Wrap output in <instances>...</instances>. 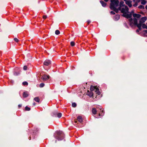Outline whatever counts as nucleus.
<instances>
[{
  "label": "nucleus",
  "mask_w": 147,
  "mask_h": 147,
  "mask_svg": "<svg viewBox=\"0 0 147 147\" xmlns=\"http://www.w3.org/2000/svg\"><path fill=\"white\" fill-rule=\"evenodd\" d=\"M133 16L134 17H136L137 18H139L141 16V15L139 14L134 13L133 15Z\"/></svg>",
  "instance_id": "nucleus-10"
},
{
  "label": "nucleus",
  "mask_w": 147,
  "mask_h": 147,
  "mask_svg": "<svg viewBox=\"0 0 147 147\" xmlns=\"http://www.w3.org/2000/svg\"><path fill=\"white\" fill-rule=\"evenodd\" d=\"M137 5V3H136L133 5V6L134 7H136Z\"/></svg>",
  "instance_id": "nucleus-41"
},
{
  "label": "nucleus",
  "mask_w": 147,
  "mask_h": 147,
  "mask_svg": "<svg viewBox=\"0 0 147 147\" xmlns=\"http://www.w3.org/2000/svg\"><path fill=\"white\" fill-rule=\"evenodd\" d=\"M61 44H60L59 45H60Z\"/></svg>",
  "instance_id": "nucleus-51"
},
{
  "label": "nucleus",
  "mask_w": 147,
  "mask_h": 147,
  "mask_svg": "<svg viewBox=\"0 0 147 147\" xmlns=\"http://www.w3.org/2000/svg\"><path fill=\"white\" fill-rule=\"evenodd\" d=\"M123 16L126 18L128 19L130 18L131 17L132 14L131 13L128 14L126 13Z\"/></svg>",
  "instance_id": "nucleus-5"
},
{
  "label": "nucleus",
  "mask_w": 147,
  "mask_h": 147,
  "mask_svg": "<svg viewBox=\"0 0 147 147\" xmlns=\"http://www.w3.org/2000/svg\"><path fill=\"white\" fill-rule=\"evenodd\" d=\"M95 92L98 95H99L100 94V92L99 91V89L98 88H96L95 89Z\"/></svg>",
  "instance_id": "nucleus-15"
},
{
  "label": "nucleus",
  "mask_w": 147,
  "mask_h": 147,
  "mask_svg": "<svg viewBox=\"0 0 147 147\" xmlns=\"http://www.w3.org/2000/svg\"><path fill=\"white\" fill-rule=\"evenodd\" d=\"M57 116L58 118H60L61 117L62 114L61 113H57Z\"/></svg>",
  "instance_id": "nucleus-25"
},
{
  "label": "nucleus",
  "mask_w": 147,
  "mask_h": 147,
  "mask_svg": "<svg viewBox=\"0 0 147 147\" xmlns=\"http://www.w3.org/2000/svg\"><path fill=\"white\" fill-rule=\"evenodd\" d=\"M124 1H128V0H124Z\"/></svg>",
  "instance_id": "nucleus-50"
},
{
  "label": "nucleus",
  "mask_w": 147,
  "mask_h": 147,
  "mask_svg": "<svg viewBox=\"0 0 147 147\" xmlns=\"http://www.w3.org/2000/svg\"><path fill=\"white\" fill-rule=\"evenodd\" d=\"M129 20V22H130V26H131L132 24H133V23L132 22V21L133 20V19H132V18H130Z\"/></svg>",
  "instance_id": "nucleus-23"
},
{
  "label": "nucleus",
  "mask_w": 147,
  "mask_h": 147,
  "mask_svg": "<svg viewBox=\"0 0 147 147\" xmlns=\"http://www.w3.org/2000/svg\"><path fill=\"white\" fill-rule=\"evenodd\" d=\"M55 138L57 140H61L64 138V134L62 131H58L57 132V135L55 136Z\"/></svg>",
  "instance_id": "nucleus-2"
},
{
  "label": "nucleus",
  "mask_w": 147,
  "mask_h": 147,
  "mask_svg": "<svg viewBox=\"0 0 147 147\" xmlns=\"http://www.w3.org/2000/svg\"><path fill=\"white\" fill-rule=\"evenodd\" d=\"M145 8L147 10V5L145 6Z\"/></svg>",
  "instance_id": "nucleus-46"
},
{
  "label": "nucleus",
  "mask_w": 147,
  "mask_h": 147,
  "mask_svg": "<svg viewBox=\"0 0 147 147\" xmlns=\"http://www.w3.org/2000/svg\"><path fill=\"white\" fill-rule=\"evenodd\" d=\"M50 76L49 75H44L41 77V79L43 81H46L49 79Z\"/></svg>",
  "instance_id": "nucleus-4"
},
{
  "label": "nucleus",
  "mask_w": 147,
  "mask_h": 147,
  "mask_svg": "<svg viewBox=\"0 0 147 147\" xmlns=\"http://www.w3.org/2000/svg\"><path fill=\"white\" fill-rule=\"evenodd\" d=\"M111 2L110 8L111 9L113 10L116 13H118V9H117L116 7L119 6V1L118 0H111Z\"/></svg>",
  "instance_id": "nucleus-1"
},
{
  "label": "nucleus",
  "mask_w": 147,
  "mask_h": 147,
  "mask_svg": "<svg viewBox=\"0 0 147 147\" xmlns=\"http://www.w3.org/2000/svg\"><path fill=\"white\" fill-rule=\"evenodd\" d=\"M30 108L26 106V107L25 109L26 111H29L30 110Z\"/></svg>",
  "instance_id": "nucleus-29"
},
{
  "label": "nucleus",
  "mask_w": 147,
  "mask_h": 147,
  "mask_svg": "<svg viewBox=\"0 0 147 147\" xmlns=\"http://www.w3.org/2000/svg\"><path fill=\"white\" fill-rule=\"evenodd\" d=\"M129 10V8L127 6H125V8H122L121 11V12L123 13V15L126 13V12L128 11Z\"/></svg>",
  "instance_id": "nucleus-3"
},
{
  "label": "nucleus",
  "mask_w": 147,
  "mask_h": 147,
  "mask_svg": "<svg viewBox=\"0 0 147 147\" xmlns=\"http://www.w3.org/2000/svg\"><path fill=\"white\" fill-rule=\"evenodd\" d=\"M104 0L106 2H107L109 1V0Z\"/></svg>",
  "instance_id": "nucleus-45"
},
{
  "label": "nucleus",
  "mask_w": 147,
  "mask_h": 147,
  "mask_svg": "<svg viewBox=\"0 0 147 147\" xmlns=\"http://www.w3.org/2000/svg\"><path fill=\"white\" fill-rule=\"evenodd\" d=\"M28 96V92H24L23 93V96L24 98L27 97Z\"/></svg>",
  "instance_id": "nucleus-14"
},
{
  "label": "nucleus",
  "mask_w": 147,
  "mask_h": 147,
  "mask_svg": "<svg viewBox=\"0 0 147 147\" xmlns=\"http://www.w3.org/2000/svg\"><path fill=\"white\" fill-rule=\"evenodd\" d=\"M71 46H74L75 45V42L74 41H71L70 42Z\"/></svg>",
  "instance_id": "nucleus-30"
},
{
  "label": "nucleus",
  "mask_w": 147,
  "mask_h": 147,
  "mask_svg": "<svg viewBox=\"0 0 147 147\" xmlns=\"http://www.w3.org/2000/svg\"><path fill=\"white\" fill-rule=\"evenodd\" d=\"M27 69V67L26 66H24L23 67V69L24 70H26Z\"/></svg>",
  "instance_id": "nucleus-35"
},
{
  "label": "nucleus",
  "mask_w": 147,
  "mask_h": 147,
  "mask_svg": "<svg viewBox=\"0 0 147 147\" xmlns=\"http://www.w3.org/2000/svg\"><path fill=\"white\" fill-rule=\"evenodd\" d=\"M77 119L78 121L80 123H81L83 121L82 118V117L80 116H78V117Z\"/></svg>",
  "instance_id": "nucleus-13"
},
{
  "label": "nucleus",
  "mask_w": 147,
  "mask_h": 147,
  "mask_svg": "<svg viewBox=\"0 0 147 147\" xmlns=\"http://www.w3.org/2000/svg\"><path fill=\"white\" fill-rule=\"evenodd\" d=\"M60 33V32L59 30H56L55 31V34L56 35H58Z\"/></svg>",
  "instance_id": "nucleus-26"
},
{
  "label": "nucleus",
  "mask_w": 147,
  "mask_h": 147,
  "mask_svg": "<svg viewBox=\"0 0 147 147\" xmlns=\"http://www.w3.org/2000/svg\"><path fill=\"white\" fill-rule=\"evenodd\" d=\"M101 111L102 113H104V111L103 110Z\"/></svg>",
  "instance_id": "nucleus-48"
},
{
  "label": "nucleus",
  "mask_w": 147,
  "mask_h": 147,
  "mask_svg": "<svg viewBox=\"0 0 147 147\" xmlns=\"http://www.w3.org/2000/svg\"><path fill=\"white\" fill-rule=\"evenodd\" d=\"M35 105H36V104H35V103L34 102V103H33V105L35 106Z\"/></svg>",
  "instance_id": "nucleus-47"
},
{
  "label": "nucleus",
  "mask_w": 147,
  "mask_h": 147,
  "mask_svg": "<svg viewBox=\"0 0 147 147\" xmlns=\"http://www.w3.org/2000/svg\"><path fill=\"white\" fill-rule=\"evenodd\" d=\"M51 63V61L48 60H45L44 63V64L45 65L48 66L50 65Z\"/></svg>",
  "instance_id": "nucleus-6"
},
{
  "label": "nucleus",
  "mask_w": 147,
  "mask_h": 147,
  "mask_svg": "<svg viewBox=\"0 0 147 147\" xmlns=\"http://www.w3.org/2000/svg\"><path fill=\"white\" fill-rule=\"evenodd\" d=\"M100 2L103 7H105L106 6L107 3H106L104 2L103 1H100Z\"/></svg>",
  "instance_id": "nucleus-12"
},
{
  "label": "nucleus",
  "mask_w": 147,
  "mask_h": 147,
  "mask_svg": "<svg viewBox=\"0 0 147 147\" xmlns=\"http://www.w3.org/2000/svg\"><path fill=\"white\" fill-rule=\"evenodd\" d=\"M120 16L119 14H117L115 16L114 19L115 21L118 20L120 18Z\"/></svg>",
  "instance_id": "nucleus-9"
},
{
  "label": "nucleus",
  "mask_w": 147,
  "mask_h": 147,
  "mask_svg": "<svg viewBox=\"0 0 147 147\" xmlns=\"http://www.w3.org/2000/svg\"><path fill=\"white\" fill-rule=\"evenodd\" d=\"M124 2L123 1H121L119 3V6L122 7L124 6Z\"/></svg>",
  "instance_id": "nucleus-21"
},
{
  "label": "nucleus",
  "mask_w": 147,
  "mask_h": 147,
  "mask_svg": "<svg viewBox=\"0 0 147 147\" xmlns=\"http://www.w3.org/2000/svg\"><path fill=\"white\" fill-rule=\"evenodd\" d=\"M90 23V21L89 20H88L87 21V25H88Z\"/></svg>",
  "instance_id": "nucleus-38"
},
{
  "label": "nucleus",
  "mask_w": 147,
  "mask_h": 147,
  "mask_svg": "<svg viewBox=\"0 0 147 147\" xmlns=\"http://www.w3.org/2000/svg\"><path fill=\"white\" fill-rule=\"evenodd\" d=\"M22 84L24 86H27L28 84L27 82L25 81L23 82L22 83Z\"/></svg>",
  "instance_id": "nucleus-28"
},
{
  "label": "nucleus",
  "mask_w": 147,
  "mask_h": 147,
  "mask_svg": "<svg viewBox=\"0 0 147 147\" xmlns=\"http://www.w3.org/2000/svg\"><path fill=\"white\" fill-rule=\"evenodd\" d=\"M102 115H103L102 114V113H100L99 114V116H102Z\"/></svg>",
  "instance_id": "nucleus-43"
},
{
  "label": "nucleus",
  "mask_w": 147,
  "mask_h": 147,
  "mask_svg": "<svg viewBox=\"0 0 147 147\" xmlns=\"http://www.w3.org/2000/svg\"><path fill=\"white\" fill-rule=\"evenodd\" d=\"M22 106L21 105H18V107L19 108H20Z\"/></svg>",
  "instance_id": "nucleus-44"
},
{
  "label": "nucleus",
  "mask_w": 147,
  "mask_h": 147,
  "mask_svg": "<svg viewBox=\"0 0 147 147\" xmlns=\"http://www.w3.org/2000/svg\"><path fill=\"white\" fill-rule=\"evenodd\" d=\"M34 100L37 102H39L40 100L39 98L38 97H36L34 98Z\"/></svg>",
  "instance_id": "nucleus-22"
},
{
  "label": "nucleus",
  "mask_w": 147,
  "mask_h": 147,
  "mask_svg": "<svg viewBox=\"0 0 147 147\" xmlns=\"http://www.w3.org/2000/svg\"><path fill=\"white\" fill-rule=\"evenodd\" d=\"M121 7L120 6H119V8L118 9V10H121V9L122 8H121Z\"/></svg>",
  "instance_id": "nucleus-39"
},
{
  "label": "nucleus",
  "mask_w": 147,
  "mask_h": 147,
  "mask_svg": "<svg viewBox=\"0 0 147 147\" xmlns=\"http://www.w3.org/2000/svg\"><path fill=\"white\" fill-rule=\"evenodd\" d=\"M142 23L140 22L139 24H138L136 25L140 30L141 29V27L142 26Z\"/></svg>",
  "instance_id": "nucleus-16"
},
{
  "label": "nucleus",
  "mask_w": 147,
  "mask_h": 147,
  "mask_svg": "<svg viewBox=\"0 0 147 147\" xmlns=\"http://www.w3.org/2000/svg\"><path fill=\"white\" fill-rule=\"evenodd\" d=\"M111 14L113 15H114L115 14V13L113 11H111L110 12Z\"/></svg>",
  "instance_id": "nucleus-37"
},
{
  "label": "nucleus",
  "mask_w": 147,
  "mask_h": 147,
  "mask_svg": "<svg viewBox=\"0 0 147 147\" xmlns=\"http://www.w3.org/2000/svg\"><path fill=\"white\" fill-rule=\"evenodd\" d=\"M136 32H139V30H136Z\"/></svg>",
  "instance_id": "nucleus-49"
},
{
  "label": "nucleus",
  "mask_w": 147,
  "mask_h": 147,
  "mask_svg": "<svg viewBox=\"0 0 147 147\" xmlns=\"http://www.w3.org/2000/svg\"><path fill=\"white\" fill-rule=\"evenodd\" d=\"M57 112H53L52 113V115L53 116L56 117L57 115Z\"/></svg>",
  "instance_id": "nucleus-20"
},
{
  "label": "nucleus",
  "mask_w": 147,
  "mask_h": 147,
  "mask_svg": "<svg viewBox=\"0 0 147 147\" xmlns=\"http://www.w3.org/2000/svg\"><path fill=\"white\" fill-rule=\"evenodd\" d=\"M144 32H145L147 34V30H144Z\"/></svg>",
  "instance_id": "nucleus-42"
},
{
  "label": "nucleus",
  "mask_w": 147,
  "mask_h": 147,
  "mask_svg": "<svg viewBox=\"0 0 147 147\" xmlns=\"http://www.w3.org/2000/svg\"><path fill=\"white\" fill-rule=\"evenodd\" d=\"M87 95L89 96L90 97H91L93 96V94L92 91H91L90 92L88 90L87 92Z\"/></svg>",
  "instance_id": "nucleus-7"
},
{
  "label": "nucleus",
  "mask_w": 147,
  "mask_h": 147,
  "mask_svg": "<svg viewBox=\"0 0 147 147\" xmlns=\"http://www.w3.org/2000/svg\"><path fill=\"white\" fill-rule=\"evenodd\" d=\"M96 88V87L95 86H90V90L92 91L94 90H95Z\"/></svg>",
  "instance_id": "nucleus-17"
},
{
  "label": "nucleus",
  "mask_w": 147,
  "mask_h": 147,
  "mask_svg": "<svg viewBox=\"0 0 147 147\" xmlns=\"http://www.w3.org/2000/svg\"><path fill=\"white\" fill-rule=\"evenodd\" d=\"M125 2L126 4L129 7H131L132 6V5L131 4V1H126Z\"/></svg>",
  "instance_id": "nucleus-8"
},
{
  "label": "nucleus",
  "mask_w": 147,
  "mask_h": 147,
  "mask_svg": "<svg viewBox=\"0 0 147 147\" xmlns=\"http://www.w3.org/2000/svg\"><path fill=\"white\" fill-rule=\"evenodd\" d=\"M138 8L140 9H144V6L142 5H140L138 6Z\"/></svg>",
  "instance_id": "nucleus-24"
},
{
  "label": "nucleus",
  "mask_w": 147,
  "mask_h": 147,
  "mask_svg": "<svg viewBox=\"0 0 147 147\" xmlns=\"http://www.w3.org/2000/svg\"><path fill=\"white\" fill-rule=\"evenodd\" d=\"M134 24L135 25H136L138 24L137 20L136 18H134Z\"/></svg>",
  "instance_id": "nucleus-19"
},
{
  "label": "nucleus",
  "mask_w": 147,
  "mask_h": 147,
  "mask_svg": "<svg viewBox=\"0 0 147 147\" xmlns=\"http://www.w3.org/2000/svg\"><path fill=\"white\" fill-rule=\"evenodd\" d=\"M142 27L143 28H146L147 29V26L145 24H142Z\"/></svg>",
  "instance_id": "nucleus-27"
},
{
  "label": "nucleus",
  "mask_w": 147,
  "mask_h": 147,
  "mask_svg": "<svg viewBox=\"0 0 147 147\" xmlns=\"http://www.w3.org/2000/svg\"><path fill=\"white\" fill-rule=\"evenodd\" d=\"M45 85L43 83H41L40 85V87L41 88L43 87Z\"/></svg>",
  "instance_id": "nucleus-32"
},
{
  "label": "nucleus",
  "mask_w": 147,
  "mask_h": 147,
  "mask_svg": "<svg viewBox=\"0 0 147 147\" xmlns=\"http://www.w3.org/2000/svg\"><path fill=\"white\" fill-rule=\"evenodd\" d=\"M19 73H15L14 74V75H16V76H17V75H18L19 74Z\"/></svg>",
  "instance_id": "nucleus-40"
},
{
  "label": "nucleus",
  "mask_w": 147,
  "mask_h": 147,
  "mask_svg": "<svg viewBox=\"0 0 147 147\" xmlns=\"http://www.w3.org/2000/svg\"><path fill=\"white\" fill-rule=\"evenodd\" d=\"M92 112L93 114L95 115L97 111L95 108H93L92 109Z\"/></svg>",
  "instance_id": "nucleus-18"
},
{
  "label": "nucleus",
  "mask_w": 147,
  "mask_h": 147,
  "mask_svg": "<svg viewBox=\"0 0 147 147\" xmlns=\"http://www.w3.org/2000/svg\"><path fill=\"white\" fill-rule=\"evenodd\" d=\"M72 106L74 107H76V104L75 103H73L72 104Z\"/></svg>",
  "instance_id": "nucleus-33"
},
{
  "label": "nucleus",
  "mask_w": 147,
  "mask_h": 147,
  "mask_svg": "<svg viewBox=\"0 0 147 147\" xmlns=\"http://www.w3.org/2000/svg\"><path fill=\"white\" fill-rule=\"evenodd\" d=\"M14 40L16 42H18L19 41V40L16 38H14Z\"/></svg>",
  "instance_id": "nucleus-34"
},
{
  "label": "nucleus",
  "mask_w": 147,
  "mask_h": 147,
  "mask_svg": "<svg viewBox=\"0 0 147 147\" xmlns=\"http://www.w3.org/2000/svg\"><path fill=\"white\" fill-rule=\"evenodd\" d=\"M146 18L145 17H142V18L140 20V23H142L144 22L146 20Z\"/></svg>",
  "instance_id": "nucleus-11"
},
{
  "label": "nucleus",
  "mask_w": 147,
  "mask_h": 147,
  "mask_svg": "<svg viewBox=\"0 0 147 147\" xmlns=\"http://www.w3.org/2000/svg\"><path fill=\"white\" fill-rule=\"evenodd\" d=\"M47 18V16L46 15H44L43 16L42 18L44 19H46Z\"/></svg>",
  "instance_id": "nucleus-36"
},
{
  "label": "nucleus",
  "mask_w": 147,
  "mask_h": 147,
  "mask_svg": "<svg viewBox=\"0 0 147 147\" xmlns=\"http://www.w3.org/2000/svg\"><path fill=\"white\" fill-rule=\"evenodd\" d=\"M146 1H145L144 0L142 1L141 2V4L143 5H145L146 4Z\"/></svg>",
  "instance_id": "nucleus-31"
}]
</instances>
